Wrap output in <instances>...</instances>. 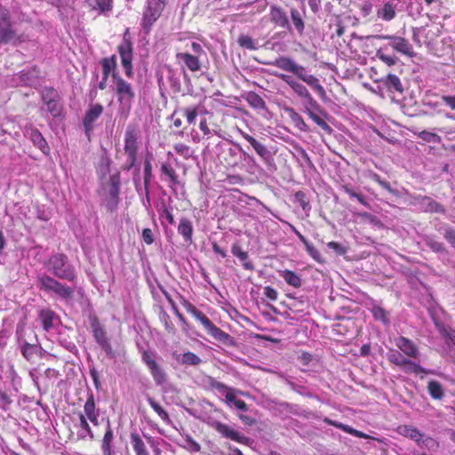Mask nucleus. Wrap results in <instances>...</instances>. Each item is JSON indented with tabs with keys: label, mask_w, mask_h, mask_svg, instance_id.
<instances>
[{
	"label": "nucleus",
	"mask_w": 455,
	"mask_h": 455,
	"mask_svg": "<svg viewBox=\"0 0 455 455\" xmlns=\"http://www.w3.org/2000/svg\"><path fill=\"white\" fill-rule=\"evenodd\" d=\"M269 64L282 70L294 74L298 78L311 86L322 98L326 95L325 90L319 83L318 78L313 75H307L306 68L297 64L291 58L282 56Z\"/></svg>",
	"instance_id": "1"
},
{
	"label": "nucleus",
	"mask_w": 455,
	"mask_h": 455,
	"mask_svg": "<svg viewBox=\"0 0 455 455\" xmlns=\"http://www.w3.org/2000/svg\"><path fill=\"white\" fill-rule=\"evenodd\" d=\"M180 302L188 314L201 323L209 335L224 344H228L230 341L231 336L228 333L216 326L202 311L197 309L195 305L180 294Z\"/></svg>",
	"instance_id": "2"
},
{
	"label": "nucleus",
	"mask_w": 455,
	"mask_h": 455,
	"mask_svg": "<svg viewBox=\"0 0 455 455\" xmlns=\"http://www.w3.org/2000/svg\"><path fill=\"white\" fill-rule=\"evenodd\" d=\"M45 267L57 278L74 283L76 280L75 267L68 261L66 254L57 252L51 255L44 264Z\"/></svg>",
	"instance_id": "3"
},
{
	"label": "nucleus",
	"mask_w": 455,
	"mask_h": 455,
	"mask_svg": "<svg viewBox=\"0 0 455 455\" xmlns=\"http://www.w3.org/2000/svg\"><path fill=\"white\" fill-rule=\"evenodd\" d=\"M27 40L24 34H18L13 28L10 11L0 4V44L18 45Z\"/></svg>",
	"instance_id": "4"
},
{
	"label": "nucleus",
	"mask_w": 455,
	"mask_h": 455,
	"mask_svg": "<svg viewBox=\"0 0 455 455\" xmlns=\"http://www.w3.org/2000/svg\"><path fill=\"white\" fill-rule=\"evenodd\" d=\"M140 131L137 124H129L124 133V150L127 156L125 164L122 166L124 171H130L136 164L138 156V139Z\"/></svg>",
	"instance_id": "5"
},
{
	"label": "nucleus",
	"mask_w": 455,
	"mask_h": 455,
	"mask_svg": "<svg viewBox=\"0 0 455 455\" xmlns=\"http://www.w3.org/2000/svg\"><path fill=\"white\" fill-rule=\"evenodd\" d=\"M169 0H147L143 9L140 26L146 34H149L153 25L161 17Z\"/></svg>",
	"instance_id": "6"
},
{
	"label": "nucleus",
	"mask_w": 455,
	"mask_h": 455,
	"mask_svg": "<svg viewBox=\"0 0 455 455\" xmlns=\"http://www.w3.org/2000/svg\"><path fill=\"white\" fill-rule=\"evenodd\" d=\"M37 287L41 291L53 293L63 299H71L74 294V290L71 287L61 283L48 275H42L37 277Z\"/></svg>",
	"instance_id": "7"
},
{
	"label": "nucleus",
	"mask_w": 455,
	"mask_h": 455,
	"mask_svg": "<svg viewBox=\"0 0 455 455\" xmlns=\"http://www.w3.org/2000/svg\"><path fill=\"white\" fill-rule=\"evenodd\" d=\"M112 78L116 85L115 92L117 96L118 102L122 105H127L130 108L132 102L135 99V92L132 85L126 82L116 72L113 73Z\"/></svg>",
	"instance_id": "8"
},
{
	"label": "nucleus",
	"mask_w": 455,
	"mask_h": 455,
	"mask_svg": "<svg viewBox=\"0 0 455 455\" xmlns=\"http://www.w3.org/2000/svg\"><path fill=\"white\" fill-rule=\"evenodd\" d=\"M141 360L148 367L156 385L161 386L167 380V374L161 365L156 361V355L148 350H143Z\"/></svg>",
	"instance_id": "9"
},
{
	"label": "nucleus",
	"mask_w": 455,
	"mask_h": 455,
	"mask_svg": "<svg viewBox=\"0 0 455 455\" xmlns=\"http://www.w3.org/2000/svg\"><path fill=\"white\" fill-rule=\"evenodd\" d=\"M307 103L305 105L307 115L323 131L331 132L332 130L331 126L319 116V114L326 116V113L323 110L319 103L309 94L305 98Z\"/></svg>",
	"instance_id": "10"
},
{
	"label": "nucleus",
	"mask_w": 455,
	"mask_h": 455,
	"mask_svg": "<svg viewBox=\"0 0 455 455\" xmlns=\"http://www.w3.org/2000/svg\"><path fill=\"white\" fill-rule=\"evenodd\" d=\"M118 53L121 58V62L124 68L125 75L128 77H132L133 76V47L130 39H127L124 36L123 43L118 45Z\"/></svg>",
	"instance_id": "11"
},
{
	"label": "nucleus",
	"mask_w": 455,
	"mask_h": 455,
	"mask_svg": "<svg viewBox=\"0 0 455 455\" xmlns=\"http://www.w3.org/2000/svg\"><path fill=\"white\" fill-rule=\"evenodd\" d=\"M373 37L379 40H389L390 46L395 52H400L408 57H413L415 55L412 45L404 37L390 35H377Z\"/></svg>",
	"instance_id": "12"
},
{
	"label": "nucleus",
	"mask_w": 455,
	"mask_h": 455,
	"mask_svg": "<svg viewBox=\"0 0 455 455\" xmlns=\"http://www.w3.org/2000/svg\"><path fill=\"white\" fill-rule=\"evenodd\" d=\"M212 427L220 434L221 436L235 441L239 443L246 444L249 438L242 435L238 431L231 427L230 426L222 423L220 421H215L212 424Z\"/></svg>",
	"instance_id": "13"
},
{
	"label": "nucleus",
	"mask_w": 455,
	"mask_h": 455,
	"mask_svg": "<svg viewBox=\"0 0 455 455\" xmlns=\"http://www.w3.org/2000/svg\"><path fill=\"white\" fill-rule=\"evenodd\" d=\"M270 21L276 27L282 28H290L289 18L286 12L278 5L273 4L269 11Z\"/></svg>",
	"instance_id": "14"
},
{
	"label": "nucleus",
	"mask_w": 455,
	"mask_h": 455,
	"mask_svg": "<svg viewBox=\"0 0 455 455\" xmlns=\"http://www.w3.org/2000/svg\"><path fill=\"white\" fill-rule=\"evenodd\" d=\"M239 133L253 148L261 159L267 162L271 158V153L265 145L241 129L239 130Z\"/></svg>",
	"instance_id": "15"
},
{
	"label": "nucleus",
	"mask_w": 455,
	"mask_h": 455,
	"mask_svg": "<svg viewBox=\"0 0 455 455\" xmlns=\"http://www.w3.org/2000/svg\"><path fill=\"white\" fill-rule=\"evenodd\" d=\"M395 346L407 356L417 358L419 355L417 345L410 339L400 336L395 340Z\"/></svg>",
	"instance_id": "16"
},
{
	"label": "nucleus",
	"mask_w": 455,
	"mask_h": 455,
	"mask_svg": "<svg viewBox=\"0 0 455 455\" xmlns=\"http://www.w3.org/2000/svg\"><path fill=\"white\" fill-rule=\"evenodd\" d=\"M83 415L89 419L94 426L99 425L100 412L96 408L95 399L92 393L89 394L84 405Z\"/></svg>",
	"instance_id": "17"
},
{
	"label": "nucleus",
	"mask_w": 455,
	"mask_h": 455,
	"mask_svg": "<svg viewBox=\"0 0 455 455\" xmlns=\"http://www.w3.org/2000/svg\"><path fill=\"white\" fill-rule=\"evenodd\" d=\"M103 112V106L100 103L92 105L83 119V124L86 131H91L93 128L94 122L100 116Z\"/></svg>",
	"instance_id": "18"
},
{
	"label": "nucleus",
	"mask_w": 455,
	"mask_h": 455,
	"mask_svg": "<svg viewBox=\"0 0 455 455\" xmlns=\"http://www.w3.org/2000/svg\"><path fill=\"white\" fill-rule=\"evenodd\" d=\"M396 432L406 438L414 441L418 445L424 443V435L415 427L410 425H399L396 427Z\"/></svg>",
	"instance_id": "19"
},
{
	"label": "nucleus",
	"mask_w": 455,
	"mask_h": 455,
	"mask_svg": "<svg viewBox=\"0 0 455 455\" xmlns=\"http://www.w3.org/2000/svg\"><path fill=\"white\" fill-rule=\"evenodd\" d=\"M162 180L168 181L170 188L180 184L175 169L169 163H163L160 167Z\"/></svg>",
	"instance_id": "20"
},
{
	"label": "nucleus",
	"mask_w": 455,
	"mask_h": 455,
	"mask_svg": "<svg viewBox=\"0 0 455 455\" xmlns=\"http://www.w3.org/2000/svg\"><path fill=\"white\" fill-rule=\"evenodd\" d=\"M26 131L34 146L37 147L43 153L46 154L49 150V147L42 133L33 127L27 128Z\"/></svg>",
	"instance_id": "21"
},
{
	"label": "nucleus",
	"mask_w": 455,
	"mask_h": 455,
	"mask_svg": "<svg viewBox=\"0 0 455 455\" xmlns=\"http://www.w3.org/2000/svg\"><path fill=\"white\" fill-rule=\"evenodd\" d=\"M176 57L178 60H182L190 71L196 72L201 69V63L197 56L188 52H179Z\"/></svg>",
	"instance_id": "22"
},
{
	"label": "nucleus",
	"mask_w": 455,
	"mask_h": 455,
	"mask_svg": "<svg viewBox=\"0 0 455 455\" xmlns=\"http://www.w3.org/2000/svg\"><path fill=\"white\" fill-rule=\"evenodd\" d=\"M414 200L418 204H425L426 212H443L444 209L442 204L433 200L431 197L427 196H417L414 197Z\"/></svg>",
	"instance_id": "23"
},
{
	"label": "nucleus",
	"mask_w": 455,
	"mask_h": 455,
	"mask_svg": "<svg viewBox=\"0 0 455 455\" xmlns=\"http://www.w3.org/2000/svg\"><path fill=\"white\" fill-rule=\"evenodd\" d=\"M44 331H49L53 328V321L57 317L55 312L52 309H42L38 315Z\"/></svg>",
	"instance_id": "24"
},
{
	"label": "nucleus",
	"mask_w": 455,
	"mask_h": 455,
	"mask_svg": "<svg viewBox=\"0 0 455 455\" xmlns=\"http://www.w3.org/2000/svg\"><path fill=\"white\" fill-rule=\"evenodd\" d=\"M323 422L330 425V426H333L339 429H341L343 430L344 432L347 433V434H350V435H353L356 437H360V438H368V435L361 431H358L356 429H354L353 427H351L350 426H347V425H345L341 422H338V421H335V420H332L329 418H324L323 419Z\"/></svg>",
	"instance_id": "25"
},
{
	"label": "nucleus",
	"mask_w": 455,
	"mask_h": 455,
	"mask_svg": "<svg viewBox=\"0 0 455 455\" xmlns=\"http://www.w3.org/2000/svg\"><path fill=\"white\" fill-rule=\"evenodd\" d=\"M193 230L192 222L188 219L182 218L178 226V232L185 242L192 243Z\"/></svg>",
	"instance_id": "26"
},
{
	"label": "nucleus",
	"mask_w": 455,
	"mask_h": 455,
	"mask_svg": "<svg viewBox=\"0 0 455 455\" xmlns=\"http://www.w3.org/2000/svg\"><path fill=\"white\" fill-rule=\"evenodd\" d=\"M280 276L285 281V283L294 288H299L302 284V280L300 276L289 269L280 270Z\"/></svg>",
	"instance_id": "27"
},
{
	"label": "nucleus",
	"mask_w": 455,
	"mask_h": 455,
	"mask_svg": "<svg viewBox=\"0 0 455 455\" xmlns=\"http://www.w3.org/2000/svg\"><path fill=\"white\" fill-rule=\"evenodd\" d=\"M100 64L102 67V76H104L105 80H108L109 76H112L116 69L117 64L116 55H112L111 57L108 58H103L100 60Z\"/></svg>",
	"instance_id": "28"
},
{
	"label": "nucleus",
	"mask_w": 455,
	"mask_h": 455,
	"mask_svg": "<svg viewBox=\"0 0 455 455\" xmlns=\"http://www.w3.org/2000/svg\"><path fill=\"white\" fill-rule=\"evenodd\" d=\"M401 368L407 374L414 373L416 375H419L421 373H423V374L432 373L431 371L423 368L419 363H417L408 358L405 359L404 364H402Z\"/></svg>",
	"instance_id": "29"
},
{
	"label": "nucleus",
	"mask_w": 455,
	"mask_h": 455,
	"mask_svg": "<svg viewBox=\"0 0 455 455\" xmlns=\"http://www.w3.org/2000/svg\"><path fill=\"white\" fill-rule=\"evenodd\" d=\"M244 99H245L246 102L249 104V106L254 109H259V110L267 109V105H266L265 100L262 99L261 96H259L255 92H247Z\"/></svg>",
	"instance_id": "30"
},
{
	"label": "nucleus",
	"mask_w": 455,
	"mask_h": 455,
	"mask_svg": "<svg viewBox=\"0 0 455 455\" xmlns=\"http://www.w3.org/2000/svg\"><path fill=\"white\" fill-rule=\"evenodd\" d=\"M355 216L363 224H368L378 229L383 228L381 221L375 215L369 212H357L355 213Z\"/></svg>",
	"instance_id": "31"
},
{
	"label": "nucleus",
	"mask_w": 455,
	"mask_h": 455,
	"mask_svg": "<svg viewBox=\"0 0 455 455\" xmlns=\"http://www.w3.org/2000/svg\"><path fill=\"white\" fill-rule=\"evenodd\" d=\"M231 252L237 257L241 261H243V266L247 270H252L253 266L250 261H247L249 256L248 252L243 251L240 245L233 244L231 248Z\"/></svg>",
	"instance_id": "32"
},
{
	"label": "nucleus",
	"mask_w": 455,
	"mask_h": 455,
	"mask_svg": "<svg viewBox=\"0 0 455 455\" xmlns=\"http://www.w3.org/2000/svg\"><path fill=\"white\" fill-rule=\"evenodd\" d=\"M287 112L289 114V117L291 120L294 126L301 132H307L308 126L304 121L303 117L297 113L293 108H288Z\"/></svg>",
	"instance_id": "33"
},
{
	"label": "nucleus",
	"mask_w": 455,
	"mask_h": 455,
	"mask_svg": "<svg viewBox=\"0 0 455 455\" xmlns=\"http://www.w3.org/2000/svg\"><path fill=\"white\" fill-rule=\"evenodd\" d=\"M131 443L136 455H149L144 442L138 434H131Z\"/></svg>",
	"instance_id": "34"
},
{
	"label": "nucleus",
	"mask_w": 455,
	"mask_h": 455,
	"mask_svg": "<svg viewBox=\"0 0 455 455\" xmlns=\"http://www.w3.org/2000/svg\"><path fill=\"white\" fill-rule=\"evenodd\" d=\"M92 328L93 338L95 339L98 345L109 339L108 338L105 328L101 324H100L99 322L96 321L95 323H93L92 324Z\"/></svg>",
	"instance_id": "35"
},
{
	"label": "nucleus",
	"mask_w": 455,
	"mask_h": 455,
	"mask_svg": "<svg viewBox=\"0 0 455 455\" xmlns=\"http://www.w3.org/2000/svg\"><path fill=\"white\" fill-rule=\"evenodd\" d=\"M114 439V434L111 427L108 425V428L104 434L102 440V451L104 455H112V447L111 443Z\"/></svg>",
	"instance_id": "36"
},
{
	"label": "nucleus",
	"mask_w": 455,
	"mask_h": 455,
	"mask_svg": "<svg viewBox=\"0 0 455 455\" xmlns=\"http://www.w3.org/2000/svg\"><path fill=\"white\" fill-rule=\"evenodd\" d=\"M427 390L431 397L435 400H441L444 395L442 385L436 380L428 382Z\"/></svg>",
	"instance_id": "37"
},
{
	"label": "nucleus",
	"mask_w": 455,
	"mask_h": 455,
	"mask_svg": "<svg viewBox=\"0 0 455 455\" xmlns=\"http://www.w3.org/2000/svg\"><path fill=\"white\" fill-rule=\"evenodd\" d=\"M148 402L164 422L167 424L171 423L172 420L168 412L154 398L148 397Z\"/></svg>",
	"instance_id": "38"
},
{
	"label": "nucleus",
	"mask_w": 455,
	"mask_h": 455,
	"mask_svg": "<svg viewBox=\"0 0 455 455\" xmlns=\"http://www.w3.org/2000/svg\"><path fill=\"white\" fill-rule=\"evenodd\" d=\"M180 112L186 117L188 124H195L199 115V106H189L180 109Z\"/></svg>",
	"instance_id": "39"
},
{
	"label": "nucleus",
	"mask_w": 455,
	"mask_h": 455,
	"mask_svg": "<svg viewBox=\"0 0 455 455\" xmlns=\"http://www.w3.org/2000/svg\"><path fill=\"white\" fill-rule=\"evenodd\" d=\"M294 197L295 202L299 204L303 212L307 214V216H308L311 210V205L307 195L303 191H297L294 195Z\"/></svg>",
	"instance_id": "40"
},
{
	"label": "nucleus",
	"mask_w": 455,
	"mask_h": 455,
	"mask_svg": "<svg viewBox=\"0 0 455 455\" xmlns=\"http://www.w3.org/2000/svg\"><path fill=\"white\" fill-rule=\"evenodd\" d=\"M291 18L292 24L294 25L297 32L299 35H302L304 32V29H305V23H304V20L299 13V12L297 9L292 8L291 10Z\"/></svg>",
	"instance_id": "41"
},
{
	"label": "nucleus",
	"mask_w": 455,
	"mask_h": 455,
	"mask_svg": "<svg viewBox=\"0 0 455 455\" xmlns=\"http://www.w3.org/2000/svg\"><path fill=\"white\" fill-rule=\"evenodd\" d=\"M21 345V354L28 360L30 361L35 357V355L37 352V346L36 344L30 343L29 341L20 343Z\"/></svg>",
	"instance_id": "42"
},
{
	"label": "nucleus",
	"mask_w": 455,
	"mask_h": 455,
	"mask_svg": "<svg viewBox=\"0 0 455 455\" xmlns=\"http://www.w3.org/2000/svg\"><path fill=\"white\" fill-rule=\"evenodd\" d=\"M385 84L388 89H394L396 92H402L403 91L400 78L394 74H388Z\"/></svg>",
	"instance_id": "43"
},
{
	"label": "nucleus",
	"mask_w": 455,
	"mask_h": 455,
	"mask_svg": "<svg viewBox=\"0 0 455 455\" xmlns=\"http://www.w3.org/2000/svg\"><path fill=\"white\" fill-rule=\"evenodd\" d=\"M379 16L386 21H389L395 17V6L391 3L384 4L381 11L379 12Z\"/></svg>",
	"instance_id": "44"
},
{
	"label": "nucleus",
	"mask_w": 455,
	"mask_h": 455,
	"mask_svg": "<svg viewBox=\"0 0 455 455\" xmlns=\"http://www.w3.org/2000/svg\"><path fill=\"white\" fill-rule=\"evenodd\" d=\"M180 362L182 364L196 366V365L200 364L202 360L197 355H196L193 352L188 351V352H186L181 355Z\"/></svg>",
	"instance_id": "45"
},
{
	"label": "nucleus",
	"mask_w": 455,
	"mask_h": 455,
	"mask_svg": "<svg viewBox=\"0 0 455 455\" xmlns=\"http://www.w3.org/2000/svg\"><path fill=\"white\" fill-rule=\"evenodd\" d=\"M119 193H120V188L110 187V188H109L110 199L107 204V208L108 211L113 212L116 209L118 203H119Z\"/></svg>",
	"instance_id": "46"
},
{
	"label": "nucleus",
	"mask_w": 455,
	"mask_h": 455,
	"mask_svg": "<svg viewBox=\"0 0 455 455\" xmlns=\"http://www.w3.org/2000/svg\"><path fill=\"white\" fill-rule=\"evenodd\" d=\"M371 312L372 314L373 318L376 321H380L384 323H388L389 320L387 316V312L380 306L374 305L371 309Z\"/></svg>",
	"instance_id": "47"
},
{
	"label": "nucleus",
	"mask_w": 455,
	"mask_h": 455,
	"mask_svg": "<svg viewBox=\"0 0 455 455\" xmlns=\"http://www.w3.org/2000/svg\"><path fill=\"white\" fill-rule=\"evenodd\" d=\"M161 323L164 324L165 331L170 334H175L176 328L170 317V315L165 312L162 311L159 315Z\"/></svg>",
	"instance_id": "48"
},
{
	"label": "nucleus",
	"mask_w": 455,
	"mask_h": 455,
	"mask_svg": "<svg viewBox=\"0 0 455 455\" xmlns=\"http://www.w3.org/2000/svg\"><path fill=\"white\" fill-rule=\"evenodd\" d=\"M237 43L239 46L242 48L248 49L251 51L257 50V46L254 40L247 35H240L238 36Z\"/></svg>",
	"instance_id": "49"
},
{
	"label": "nucleus",
	"mask_w": 455,
	"mask_h": 455,
	"mask_svg": "<svg viewBox=\"0 0 455 455\" xmlns=\"http://www.w3.org/2000/svg\"><path fill=\"white\" fill-rule=\"evenodd\" d=\"M152 179V164L151 156L147 157L144 161V187L148 189Z\"/></svg>",
	"instance_id": "50"
},
{
	"label": "nucleus",
	"mask_w": 455,
	"mask_h": 455,
	"mask_svg": "<svg viewBox=\"0 0 455 455\" xmlns=\"http://www.w3.org/2000/svg\"><path fill=\"white\" fill-rule=\"evenodd\" d=\"M342 190L347 194L350 197H353V198H356L357 201L364 205V206H369V203L366 201V199L363 197V195L359 194V193H356L355 192L351 187L349 185H343L341 187Z\"/></svg>",
	"instance_id": "51"
},
{
	"label": "nucleus",
	"mask_w": 455,
	"mask_h": 455,
	"mask_svg": "<svg viewBox=\"0 0 455 455\" xmlns=\"http://www.w3.org/2000/svg\"><path fill=\"white\" fill-rule=\"evenodd\" d=\"M418 137L426 142L441 143L442 141V138L438 134L427 131L419 132Z\"/></svg>",
	"instance_id": "52"
},
{
	"label": "nucleus",
	"mask_w": 455,
	"mask_h": 455,
	"mask_svg": "<svg viewBox=\"0 0 455 455\" xmlns=\"http://www.w3.org/2000/svg\"><path fill=\"white\" fill-rule=\"evenodd\" d=\"M387 359L391 363H394L401 368L402 364H404L406 358L399 351L392 350L387 355Z\"/></svg>",
	"instance_id": "53"
},
{
	"label": "nucleus",
	"mask_w": 455,
	"mask_h": 455,
	"mask_svg": "<svg viewBox=\"0 0 455 455\" xmlns=\"http://www.w3.org/2000/svg\"><path fill=\"white\" fill-rule=\"evenodd\" d=\"M57 98H59V94L53 88H45L42 92V100L45 105H48Z\"/></svg>",
	"instance_id": "54"
},
{
	"label": "nucleus",
	"mask_w": 455,
	"mask_h": 455,
	"mask_svg": "<svg viewBox=\"0 0 455 455\" xmlns=\"http://www.w3.org/2000/svg\"><path fill=\"white\" fill-rule=\"evenodd\" d=\"M27 331H28V330L26 328L25 323H19L17 324L16 337H17V340L20 344L28 341L27 339Z\"/></svg>",
	"instance_id": "55"
},
{
	"label": "nucleus",
	"mask_w": 455,
	"mask_h": 455,
	"mask_svg": "<svg viewBox=\"0 0 455 455\" xmlns=\"http://www.w3.org/2000/svg\"><path fill=\"white\" fill-rule=\"evenodd\" d=\"M88 419L85 418V415H83L82 412H79V426L85 432V434L90 437L93 438V432L92 430V427H90L88 423Z\"/></svg>",
	"instance_id": "56"
},
{
	"label": "nucleus",
	"mask_w": 455,
	"mask_h": 455,
	"mask_svg": "<svg viewBox=\"0 0 455 455\" xmlns=\"http://www.w3.org/2000/svg\"><path fill=\"white\" fill-rule=\"evenodd\" d=\"M47 106V110L51 113L52 116H58L61 113L62 107L60 103V97L49 103Z\"/></svg>",
	"instance_id": "57"
},
{
	"label": "nucleus",
	"mask_w": 455,
	"mask_h": 455,
	"mask_svg": "<svg viewBox=\"0 0 455 455\" xmlns=\"http://www.w3.org/2000/svg\"><path fill=\"white\" fill-rule=\"evenodd\" d=\"M305 248L307 252L311 256L313 259L319 263L323 262L320 251L312 243H307L305 245Z\"/></svg>",
	"instance_id": "58"
},
{
	"label": "nucleus",
	"mask_w": 455,
	"mask_h": 455,
	"mask_svg": "<svg viewBox=\"0 0 455 455\" xmlns=\"http://www.w3.org/2000/svg\"><path fill=\"white\" fill-rule=\"evenodd\" d=\"M99 346L104 351V353L106 354V355L108 358L113 359V358H115L116 356V352L113 348L109 339L105 341V342H103V343H101V344H100Z\"/></svg>",
	"instance_id": "59"
},
{
	"label": "nucleus",
	"mask_w": 455,
	"mask_h": 455,
	"mask_svg": "<svg viewBox=\"0 0 455 455\" xmlns=\"http://www.w3.org/2000/svg\"><path fill=\"white\" fill-rule=\"evenodd\" d=\"M209 386L212 389H215V390L219 391L220 393H223L225 391L228 392V389H230L227 385H225L224 383H222L220 381H218L214 378H210V379H209Z\"/></svg>",
	"instance_id": "60"
},
{
	"label": "nucleus",
	"mask_w": 455,
	"mask_h": 455,
	"mask_svg": "<svg viewBox=\"0 0 455 455\" xmlns=\"http://www.w3.org/2000/svg\"><path fill=\"white\" fill-rule=\"evenodd\" d=\"M12 401L9 395L3 390H0V408L4 411H7L10 408Z\"/></svg>",
	"instance_id": "61"
},
{
	"label": "nucleus",
	"mask_w": 455,
	"mask_h": 455,
	"mask_svg": "<svg viewBox=\"0 0 455 455\" xmlns=\"http://www.w3.org/2000/svg\"><path fill=\"white\" fill-rule=\"evenodd\" d=\"M173 148L175 152L180 156H182L185 158H188L189 156L190 148L188 145L184 143H176L173 146Z\"/></svg>",
	"instance_id": "62"
},
{
	"label": "nucleus",
	"mask_w": 455,
	"mask_h": 455,
	"mask_svg": "<svg viewBox=\"0 0 455 455\" xmlns=\"http://www.w3.org/2000/svg\"><path fill=\"white\" fill-rule=\"evenodd\" d=\"M427 245L435 252H443L444 251V245L443 243L436 241L432 238L427 240Z\"/></svg>",
	"instance_id": "63"
},
{
	"label": "nucleus",
	"mask_w": 455,
	"mask_h": 455,
	"mask_svg": "<svg viewBox=\"0 0 455 455\" xmlns=\"http://www.w3.org/2000/svg\"><path fill=\"white\" fill-rule=\"evenodd\" d=\"M101 12H108L113 8V0H94Z\"/></svg>",
	"instance_id": "64"
}]
</instances>
